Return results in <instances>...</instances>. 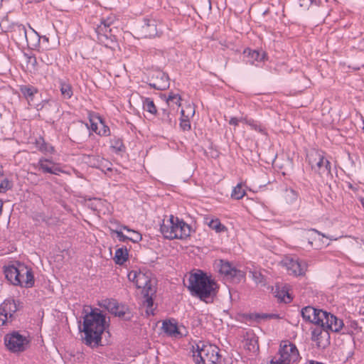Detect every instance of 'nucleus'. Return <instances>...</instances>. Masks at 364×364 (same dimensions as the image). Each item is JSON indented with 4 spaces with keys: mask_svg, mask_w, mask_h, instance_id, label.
Returning <instances> with one entry per match:
<instances>
[{
    "mask_svg": "<svg viewBox=\"0 0 364 364\" xmlns=\"http://www.w3.org/2000/svg\"><path fill=\"white\" fill-rule=\"evenodd\" d=\"M188 288L191 294L205 303H212L216 296L218 285L215 281L201 270L191 274Z\"/></svg>",
    "mask_w": 364,
    "mask_h": 364,
    "instance_id": "1",
    "label": "nucleus"
},
{
    "mask_svg": "<svg viewBox=\"0 0 364 364\" xmlns=\"http://www.w3.org/2000/svg\"><path fill=\"white\" fill-rule=\"evenodd\" d=\"M105 316L97 309H91L83 321L84 343L89 346H99L102 339V334L105 330Z\"/></svg>",
    "mask_w": 364,
    "mask_h": 364,
    "instance_id": "2",
    "label": "nucleus"
},
{
    "mask_svg": "<svg viewBox=\"0 0 364 364\" xmlns=\"http://www.w3.org/2000/svg\"><path fill=\"white\" fill-rule=\"evenodd\" d=\"M150 272H142L132 271L128 277L129 280L132 281L138 289H142L141 294L144 297L143 302L146 306V314L147 316L154 315V300L153 296L156 292L155 287V281L151 279Z\"/></svg>",
    "mask_w": 364,
    "mask_h": 364,
    "instance_id": "3",
    "label": "nucleus"
},
{
    "mask_svg": "<svg viewBox=\"0 0 364 364\" xmlns=\"http://www.w3.org/2000/svg\"><path fill=\"white\" fill-rule=\"evenodd\" d=\"M196 364H217L220 358L219 349L211 344L199 343L193 355Z\"/></svg>",
    "mask_w": 364,
    "mask_h": 364,
    "instance_id": "4",
    "label": "nucleus"
},
{
    "mask_svg": "<svg viewBox=\"0 0 364 364\" xmlns=\"http://www.w3.org/2000/svg\"><path fill=\"white\" fill-rule=\"evenodd\" d=\"M4 343L11 352L21 353L25 351L29 347L30 340L18 331H13L5 336Z\"/></svg>",
    "mask_w": 364,
    "mask_h": 364,
    "instance_id": "5",
    "label": "nucleus"
},
{
    "mask_svg": "<svg viewBox=\"0 0 364 364\" xmlns=\"http://www.w3.org/2000/svg\"><path fill=\"white\" fill-rule=\"evenodd\" d=\"M308 157L311 168L320 176L331 174V163L321 153L315 151L311 153Z\"/></svg>",
    "mask_w": 364,
    "mask_h": 364,
    "instance_id": "6",
    "label": "nucleus"
},
{
    "mask_svg": "<svg viewBox=\"0 0 364 364\" xmlns=\"http://www.w3.org/2000/svg\"><path fill=\"white\" fill-rule=\"evenodd\" d=\"M19 301L6 299L0 305V327L13 321L14 314L18 309Z\"/></svg>",
    "mask_w": 364,
    "mask_h": 364,
    "instance_id": "7",
    "label": "nucleus"
},
{
    "mask_svg": "<svg viewBox=\"0 0 364 364\" xmlns=\"http://www.w3.org/2000/svg\"><path fill=\"white\" fill-rule=\"evenodd\" d=\"M219 272L227 279H230L234 283H239L245 276L244 272L237 269L230 262L224 260H220Z\"/></svg>",
    "mask_w": 364,
    "mask_h": 364,
    "instance_id": "8",
    "label": "nucleus"
},
{
    "mask_svg": "<svg viewBox=\"0 0 364 364\" xmlns=\"http://www.w3.org/2000/svg\"><path fill=\"white\" fill-rule=\"evenodd\" d=\"M316 326L311 328V340L316 343L318 348L324 349L330 345L329 331L321 325Z\"/></svg>",
    "mask_w": 364,
    "mask_h": 364,
    "instance_id": "9",
    "label": "nucleus"
},
{
    "mask_svg": "<svg viewBox=\"0 0 364 364\" xmlns=\"http://www.w3.org/2000/svg\"><path fill=\"white\" fill-rule=\"evenodd\" d=\"M110 22L108 20H103L98 30V40L107 48H112L115 45L114 36L112 35V28H109Z\"/></svg>",
    "mask_w": 364,
    "mask_h": 364,
    "instance_id": "10",
    "label": "nucleus"
},
{
    "mask_svg": "<svg viewBox=\"0 0 364 364\" xmlns=\"http://www.w3.org/2000/svg\"><path fill=\"white\" fill-rule=\"evenodd\" d=\"M33 166L43 173L59 175L60 173H64L59 164L45 157L40 158L38 163L33 164Z\"/></svg>",
    "mask_w": 364,
    "mask_h": 364,
    "instance_id": "11",
    "label": "nucleus"
},
{
    "mask_svg": "<svg viewBox=\"0 0 364 364\" xmlns=\"http://www.w3.org/2000/svg\"><path fill=\"white\" fill-rule=\"evenodd\" d=\"M301 314L302 318L306 321L314 323L315 325H320L323 323L322 319L326 315V311L308 306L301 309Z\"/></svg>",
    "mask_w": 364,
    "mask_h": 364,
    "instance_id": "12",
    "label": "nucleus"
},
{
    "mask_svg": "<svg viewBox=\"0 0 364 364\" xmlns=\"http://www.w3.org/2000/svg\"><path fill=\"white\" fill-rule=\"evenodd\" d=\"M322 321L323 323L320 325L332 332L341 333L344 328L343 321L329 312L326 311V315L323 317Z\"/></svg>",
    "mask_w": 364,
    "mask_h": 364,
    "instance_id": "13",
    "label": "nucleus"
},
{
    "mask_svg": "<svg viewBox=\"0 0 364 364\" xmlns=\"http://www.w3.org/2000/svg\"><path fill=\"white\" fill-rule=\"evenodd\" d=\"M27 272H28L27 267L21 264H18V266L9 265L4 270L6 278L14 285L20 284L19 275L27 274Z\"/></svg>",
    "mask_w": 364,
    "mask_h": 364,
    "instance_id": "14",
    "label": "nucleus"
},
{
    "mask_svg": "<svg viewBox=\"0 0 364 364\" xmlns=\"http://www.w3.org/2000/svg\"><path fill=\"white\" fill-rule=\"evenodd\" d=\"M103 306L111 314L119 318H124L128 311V308L118 303L115 299H105L103 301Z\"/></svg>",
    "mask_w": 364,
    "mask_h": 364,
    "instance_id": "15",
    "label": "nucleus"
},
{
    "mask_svg": "<svg viewBox=\"0 0 364 364\" xmlns=\"http://www.w3.org/2000/svg\"><path fill=\"white\" fill-rule=\"evenodd\" d=\"M284 264L287 270L296 276L304 275L307 270V264L304 261L287 258L284 261Z\"/></svg>",
    "mask_w": 364,
    "mask_h": 364,
    "instance_id": "16",
    "label": "nucleus"
},
{
    "mask_svg": "<svg viewBox=\"0 0 364 364\" xmlns=\"http://www.w3.org/2000/svg\"><path fill=\"white\" fill-rule=\"evenodd\" d=\"M160 230L164 237L169 240L176 239L178 237L176 234V218L173 215H170L168 219L164 220L163 223L161 225Z\"/></svg>",
    "mask_w": 364,
    "mask_h": 364,
    "instance_id": "17",
    "label": "nucleus"
},
{
    "mask_svg": "<svg viewBox=\"0 0 364 364\" xmlns=\"http://www.w3.org/2000/svg\"><path fill=\"white\" fill-rule=\"evenodd\" d=\"M149 85L158 90H164L169 86V78L167 74L162 71H156L152 75V82Z\"/></svg>",
    "mask_w": 364,
    "mask_h": 364,
    "instance_id": "18",
    "label": "nucleus"
},
{
    "mask_svg": "<svg viewBox=\"0 0 364 364\" xmlns=\"http://www.w3.org/2000/svg\"><path fill=\"white\" fill-rule=\"evenodd\" d=\"M144 23L141 26V33L144 38H153L157 36L158 31L156 22L154 19H146L144 21Z\"/></svg>",
    "mask_w": 364,
    "mask_h": 364,
    "instance_id": "19",
    "label": "nucleus"
},
{
    "mask_svg": "<svg viewBox=\"0 0 364 364\" xmlns=\"http://www.w3.org/2000/svg\"><path fill=\"white\" fill-rule=\"evenodd\" d=\"M176 234L177 237L176 239H186L190 236L191 228V226L183 220H180L178 218H176Z\"/></svg>",
    "mask_w": 364,
    "mask_h": 364,
    "instance_id": "20",
    "label": "nucleus"
},
{
    "mask_svg": "<svg viewBox=\"0 0 364 364\" xmlns=\"http://www.w3.org/2000/svg\"><path fill=\"white\" fill-rule=\"evenodd\" d=\"M27 270L28 272L27 274H21L19 275V280L21 282L20 284H16V285H19L21 287H23L26 288L32 287L34 284V277L32 272L31 269L27 267Z\"/></svg>",
    "mask_w": 364,
    "mask_h": 364,
    "instance_id": "21",
    "label": "nucleus"
},
{
    "mask_svg": "<svg viewBox=\"0 0 364 364\" xmlns=\"http://www.w3.org/2000/svg\"><path fill=\"white\" fill-rule=\"evenodd\" d=\"M87 163L91 166L100 168L102 171H104V168H105L108 171L111 170V168L107 167V165L109 164V162L107 160H105L104 159H100L99 156H90Z\"/></svg>",
    "mask_w": 364,
    "mask_h": 364,
    "instance_id": "22",
    "label": "nucleus"
},
{
    "mask_svg": "<svg viewBox=\"0 0 364 364\" xmlns=\"http://www.w3.org/2000/svg\"><path fill=\"white\" fill-rule=\"evenodd\" d=\"M162 328L166 333L171 336L176 337L177 336L181 334L177 327V325L174 323H172L171 321H164Z\"/></svg>",
    "mask_w": 364,
    "mask_h": 364,
    "instance_id": "23",
    "label": "nucleus"
},
{
    "mask_svg": "<svg viewBox=\"0 0 364 364\" xmlns=\"http://www.w3.org/2000/svg\"><path fill=\"white\" fill-rule=\"evenodd\" d=\"M35 144L36 148L43 153H53L54 151L53 146L46 142L44 139L41 136L36 139Z\"/></svg>",
    "mask_w": 364,
    "mask_h": 364,
    "instance_id": "24",
    "label": "nucleus"
},
{
    "mask_svg": "<svg viewBox=\"0 0 364 364\" xmlns=\"http://www.w3.org/2000/svg\"><path fill=\"white\" fill-rule=\"evenodd\" d=\"M128 259V252L126 248H119L115 252L114 257L116 264H122Z\"/></svg>",
    "mask_w": 364,
    "mask_h": 364,
    "instance_id": "25",
    "label": "nucleus"
},
{
    "mask_svg": "<svg viewBox=\"0 0 364 364\" xmlns=\"http://www.w3.org/2000/svg\"><path fill=\"white\" fill-rule=\"evenodd\" d=\"M20 90L28 102L33 100L34 95L38 92L37 89L33 86H22Z\"/></svg>",
    "mask_w": 364,
    "mask_h": 364,
    "instance_id": "26",
    "label": "nucleus"
},
{
    "mask_svg": "<svg viewBox=\"0 0 364 364\" xmlns=\"http://www.w3.org/2000/svg\"><path fill=\"white\" fill-rule=\"evenodd\" d=\"M299 197L298 193L291 189L286 188L284 191V198L287 203L292 204L297 201Z\"/></svg>",
    "mask_w": 364,
    "mask_h": 364,
    "instance_id": "27",
    "label": "nucleus"
},
{
    "mask_svg": "<svg viewBox=\"0 0 364 364\" xmlns=\"http://www.w3.org/2000/svg\"><path fill=\"white\" fill-rule=\"evenodd\" d=\"M274 294L276 297L285 303L290 302L291 301L289 294L284 288L280 289L279 287L276 286Z\"/></svg>",
    "mask_w": 364,
    "mask_h": 364,
    "instance_id": "28",
    "label": "nucleus"
},
{
    "mask_svg": "<svg viewBox=\"0 0 364 364\" xmlns=\"http://www.w3.org/2000/svg\"><path fill=\"white\" fill-rule=\"evenodd\" d=\"M60 90L64 98L70 99L73 96V90L70 84L61 81Z\"/></svg>",
    "mask_w": 364,
    "mask_h": 364,
    "instance_id": "29",
    "label": "nucleus"
},
{
    "mask_svg": "<svg viewBox=\"0 0 364 364\" xmlns=\"http://www.w3.org/2000/svg\"><path fill=\"white\" fill-rule=\"evenodd\" d=\"M12 187V183L9 179L0 171V193H5Z\"/></svg>",
    "mask_w": 364,
    "mask_h": 364,
    "instance_id": "30",
    "label": "nucleus"
},
{
    "mask_svg": "<svg viewBox=\"0 0 364 364\" xmlns=\"http://www.w3.org/2000/svg\"><path fill=\"white\" fill-rule=\"evenodd\" d=\"M143 108L145 111L153 114H156L157 112L154 101L149 97H146L143 100Z\"/></svg>",
    "mask_w": 364,
    "mask_h": 364,
    "instance_id": "31",
    "label": "nucleus"
},
{
    "mask_svg": "<svg viewBox=\"0 0 364 364\" xmlns=\"http://www.w3.org/2000/svg\"><path fill=\"white\" fill-rule=\"evenodd\" d=\"M245 195V191L242 188V183H238L235 187H234L231 197L236 200H240L243 198Z\"/></svg>",
    "mask_w": 364,
    "mask_h": 364,
    "instance_id": "32",
    "label": "nucleus"
},
{
    "mask_svg": "<svg viewBox=\"0 0 364 364\" xmlns=\"http://www.w3.org/2000/svg\"><path fill=\"white\" fill-rule=\"evenodd\" d=\"M181 98L179 95L171 92L166 99V103L168 106L176 105L179 107L181 106Z\"/></svg>",
    "mask_w": 364,
    "mask_h": 364,
    "instance_id": "33",
    "label": "nucleus"
},
{
    "mask_svg": "<svg viewBox=\"0 0 364 364\" xmlns=\"http://www.w3.org/2000/svg\"><path fill=\"white\" fill-rule=\"evenodd\" d=\"M208 226L217 232H221L226 230L225 227L221 224L218 219L211 220L208 223Z\"/></svg>",
    "mask_w": 364,
    "mask_h": 364,
    "instance_id": "34",
    "label": "nucleus"
},
{
    "mask_svg": "<svg viewBox=\"0 0 364 364\" xmlns=\"http://www.w3.org/2000/svg\"><path fill=\"white\" fill-rule=\"evenodd\" d=\"M248 53V55L250 56V58H251L252 62L254 60L262 61L264 58V54L263 53H261L259 51L255 50H245L244 51V53Z\"/></svg>",
    "mask_w": 364,
    "mask_h": 364,
    "instance_id": "35",
    "label": "nucleus"
},
{
    "mask_svg": "<svg viewBox=\"0 0 364 364\" xmlns=\"http://www.w3.org/2000/svg\"><path fill=\"white\" fill-rule=\"evenodd\" d=\"M250 274L252 277V279L257 284H263L264 283V277L262 273L257 270H250Z\"/></svg>",
    "mask_w": 364,
    "mask_h": 364,
    "instance_id": "36",
    "label": "nucleus"
},
{
    "mask_svg": "<svg viewBox=\"0 0 364 364\" xmlns=\"http://www.w3.org/2000/svg\"><path fill=\"white\" fill-rule=\"evenodd\" d=\"M185 111L181 109V114L183 119L181 121L180 126L183 130H189L191 129V124L188 120V115L185 116Z\"/></svg>",
    "mask_w": 364,
    "mask_h": 364,
    "instance_id": "37",
    "label": "nucleus"
},
{
    "mask_svg": "<svg viewBox=\"0 0 364 364\" xmlns=\"http://www.w3.org/2000/svg\"><path fill=\"white\" fill-rule=\"evenodd\" d=\"M244 122H245L246 124L250 125L253 129H255L259 132L264 134V129L260 124H258L257 123V122H255L252 119H247L245 118V119H244Z\"/></svg>",
    "mask_w": 364,
    "mask_h": 364,
    "instance_id": "38",
    "label": "nucleus"
},
{
    "mask_svg": "<svg viewBox=\"0 0 364 364\" xmlns=\"http://www.w3.org/2000/svg\"><path fill=\"white\" fill-rule=\"evenodd\" d=\"M161 120L169 127H172L174 124V121L171 117L170 113L165 109L162 111Z\"/></svg>",
    "mask_w": 364,
    "mask_h": 364,
    "instance_id": "39",
    "label": "nucleus"
},
{
    "mask_svg": "<svg viewBox=\"0 0 364 364\" xmlns=\"http://www.w3.org/2000/svg\"><path fill=\"white\" fill-rule=\"evenodd\" d=\"M96 119L100 121V124L102 127L100 129H99L97 134L101 136H108L109 134V128L105 124L104 122L100 117H96Z\"/></svg>",
    "mask_w": 364,
    "mask_h": 364,
    "instance_id": "40",
    "label": "nucleus"
},
{
    "mask_svg": "<svg viewBox=\"0 0 364 364\" xmlns=\"http://www.w3.org/2000/svg\"><path fill=\"white\" fill-rule=\"evenodd\" d=\"M314 233L321 235L323 237L329 238L330 240H336V238L333 239L331 237H329L326 236L325 234L321 233V232H319L315 229H311L306 232V238L308 239V242L311 245H312V244H313L312 241H311V235Z\"/></svg>",
    "mask_w": 364,
    "mask_h": 364,
    "instance_id": "41",
    "label": "nucleus"
},
{
    "mask_svg": "<svg viewBox=\"0 0 364 364\" xmlns=\"http://www.w3.org/2000/svg\"><path fill=\"white\" fill-rule=\"evenodd\" d=\"M112 148L116 151H122L124 150V146L121 139H115L112 142Z\"/></svg>",
    "mask_w": 364,
    "mask_h": 364,
    "instance_id": "42",
    "label": "nucleus"
},
{
    "mask_svg": "<svg viewBox=\"0 0 364 364\" xmlns=\"http://www.w3.org/2000/svg\"><path fill=\"white\" fill-rule=\"evenodd\" d=\"M142 239L141 235L135 230H132L130 235L128 236V240L133 242H138Z\"/></svg>",
    "mask_w": 364,
    "mask_h": 364,
    "instance_id": "43",
    "label": "nucleus"
},
{
    "mask_svg": "<svg viewBox=\"0 0 364 364\" xmlns=\"http://www.w3.org/2000/svg\"><path fill=\"white\" fill-rule=\"evenodd\" d=\"M112 231L117 234V237H118L119 241L125 242L128 240V236L124 235L123 232H122V230H115Z\"/></svg>",
    "mask_w": 364,
    "mask_h": 364,
    "instance_id": "44",
    "label": "nucleus"
},
{
    "mask_svg": "<svg viewBox=\"0 0 364 364\" xmlns=\"http://www.w3.org/2000/svg\"><path fill=\"white\" fill-rule=\"evenodd\" d=\"M41 59L42 62H43L46 65H51L53 61V58H50L47 53L42 54L41 56Z\"/></svg>",
    "mask_w": 364,
    "mask_h": 364,
    "instance_id": "45",
    "label": "nucleus"
},
{
    "mask_svg": "<svg viewBox=\"0 0 364 364\" xmlns=\"http://www.w3.org/2000/svg\"><path fill=\"white\" fill-rule=\"evenodd\" d=\"M244 119L245 118L243 117H241L240 119L237 117H232L229 121V124L231 125L237 126L239 122H244Z\"/></svg>",
    "mask_w": 364,
    "mask_h": 364,
    "instance_id": "46",
    "label": "nucleus"
},
{
    "mask_svg": "<svg viewBox=\"0 0 364 364\" xmlns=\"http://www.w3.org/2000/svg\"><path fill=\"white\" fill-rule=\"evenodd\" d=\"M90 127H91V129L95 132V133L97 134L98 132V126H97V123L95 122L94 121V119L93 118H90Z\"/></svg>",
    "mask_w": 364,
    "mask_h": 364,
    "instance_id": "47",
    "label": "nucleus"
},
{
    "mask_svg": "<svg viewBox=\"0 0 364 364\" xmlns=\"http://www.w3.org/2000/svg\"><path fill=\"white\" fill-rule=\"evenodd\" d=\"M249 350L252 351H256L258 350V346H257L256 340H250V346L248 347Z\"/></svg>",
    "mask_w": 364,
    "mask_h": 364,
    "instance_id": "48",
    "label": "nucleus"
},
{
    "mask_svg": "<svg viewBox=\"0 0 364 364\" xmlns=\"http://www.w3.org/2000/svg\"><path fill=\"white\" fill-rule=\"evenodd\" d=\"M252 317L255 319H269V314H256Z\"/></svg>",
    "mask_w": 364,
    "mask_h": 364,
    "instance_id": "49",
    "label": "nucleus"
},
{
    "mask_svg": "<svg viewBox=\"0 0 364 364\" xmlns=\"http://www.w3.org/2000/svg\"><path fill=\"white\" fill-rule=\"evenodd\" d=\"M18 31L20 35H22L26 39L27 38L26 29L23 26H18Z\"/></svg>",
    "mask_w": 364,
    "mask_h": 364,
    "instance_id": "50",
    "label": "nucleus"
},
{
    "mask_svg": "<svg viewBox=\"0 0 364 364\" xmlns=\"http://www.w3.org/2000/svg\"><path fill=\"white\" fill-rule=\"evenodd\" d=\"M279 318L278 314H269V319H277Z\"/></svg>",
    "mask_w": 364,
    "mask_h": 364,
    "instance_id": "51",
    "label": "nucleus"
},
{
    "mask_svg": "<svg viewBox=\"0 0 364 364\" xmlns=\"http://www.w3.org/2000/svg\"><path fill=\"white\" fill-rule=\"evenodd\" d=\"M122 229L126 230H127V232H132V230H131L130 228H128L127 226H126V225H123V226H122L120 230H122Z\"/></svg>",
    "mask_w": 364,
    "mask_h": 364,
    "instance_id": "52",
    "label": "nucleus"
},
{
    "mask_svg": "<svg viewBox=\"0 0 364 364\" xmlns=\"http://www.w3.org/2000/svg\"><path fill=\"white\" fill-rule=\"evenodd\" d=\"M359 200H360V203L362 204L363 207L364 208V198H363V197L359 198Z\"/></svg>",
    "mask_w": 364,
    "mask_h": 364,
    "instance_id": "53",
    "label": "nucleus"
},
{
    "mask_svg": "<svg viewBox=\"0 0 364 364\" xmlns=\"http://www.w3.org/2000/svg\"><path fill=\"white\" fill-rule=\"evenodd\" d=\"M188 108L190 109V112H191V114L193 115L194 114V109L191 106H189Z\"/></svg>",
    "mask_w": 364,
    "mask_h": 364,
    "instance_id": "54",
    "label": "nucleus"
},
{
    "mask_svg": "<svg viewBox=\"0 0 364 364\" xmlns=\"http://www.w3.org/2000/svg\"><path fill=\"white\" fill-rule=\"evenodd\" d=\"M2 205H3V203H2V202L0 200V215L1 214V211H2Z\"/></svg>",
    "mask_w": 364,
    "mask_h": 364,
    "instance_id": "55",
    "label": "nucleus"
}]
</instances>
